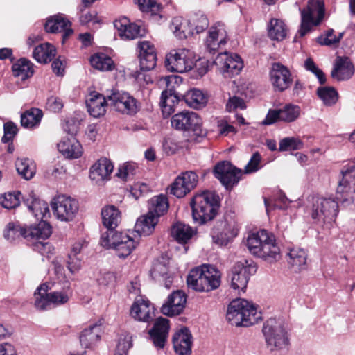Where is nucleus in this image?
<instances>
[{
    "label": "nucleus",
    "instance_id": "nucleus-4",
    "mask_svg": "<svg viewBox=\"0 0 355 355\" xmlns=\"http://www.w3.org/2000/svg\"><path fill=\"white\" fill-rule=\"evenodd\" d=\"M190 204L193 220L202 225L214 218L218 206V196L212 191H204L197 193Z\"/></svg>",
    "mask_w": 355,
    "mask_h": 355
},
{
    "label": "nucleus",
    "instance_id": "nucleus-46",
    "mask_svg": "<svg viewBox=\"0 0 355 355\" xmlns=\"http://www.w3.org/2000/svg\"><path fill=\"white\" fill-rule=\"evenodd\" d=\"M89 62L92 67L101 71H112L114 68L112 59L105 53H96L93 55Z\"/></svg>",
    "mask_w": 355,
    "mask_h": 355
},
{
    "label": "nucleus",
    "instance_id": "nucleus-7",
    "mask_svg": "<svg viewBox=\"0 0 355 355\" xmlns=\"http://www.w3.org/2000/svg\"><path fill=\"white\" fill-rule=\"evenodd\" d=\"M263 334L270 351L281 350L288 345V338L284 322L270 318L263 325Z\"/></svg>",
    "mask_w": 355,
    "mask_h": 355
},
{
    "label": "nucleus",
    "instance_id": "nucleus-16",
    "mask_svg": "<svg viewBox=\"0 0 355 355\" xmlns=\"http://www.w3.org/2000/svg\"><path fill=\"white\" fill-rule=\"evenodd\" d=\"M171 125L179 130H191L198 134L201 132L202 119L193 112L183 111L175 114L171 118Z\"/></svg>",
    "mask_w": 355,
    "mask_h": 355
},
{
    "label": "nucleus",
    "instance_id": "nucleus-57",
    "mask_svg": "<svg viewBox=\"0 0 355 355\" xmlns=\"http://www.w3.org/2000/svg\"><path fill=\"white\" fill-rule=\"evenodd\" d=\"M21 193L19 191L7 192L0 196V204L6 209L17 207L20 204Z\"/></svg>",
    "mask_w": 355,
    "mask_h": 355
},
{
    "label": "nucleus",
    "instance_id": "nucleus-54",
    "mask_svg": "<svg viewBox=\"0 0 355 355\" xmlns=\"http://www.w3.org/2000/svg\"><path fill=\"white\" fill-rule=\"evenodd\" d=\"M317 94L319 98L327 106L334 105L338 98L336 89L330 87H320L317 89Z\"/></svg>",
    "mask_w": 355,
    "mask_h": 355
},
{
    "label": "nucleus",
    "instance_id": "nucleus-29",
    "mask_svg": "<svg viewBox=\"0 0 355 355\" xmlns=\"http://www.w3.org/2000/svg\"><path fill=\"white\" fill-rule=\"evenodd\" d=\"M58 149L64 157L69 159H78L83 155L81 144L72 136L63 138L58 144Z\"/></svg>",
    "mask_w": 355,
    "mask_h": 355
},
{
    "label": "nucleus",
    "instance_id": "nucleus-22",
    "mask_svg": "<svg viewBox=\"0 0 355 355\" xmlns=\"http://www.w3.org/2000/svg\"><path fill=\"white\" fill-rule=\"evenodd\" d=\"M24 228V238L31 243V245L33 242L46 239L52 233L51 225L44 219L38 223L32 224Z\"/></svg>",
    "mask_w": 355,
    "mask_h": 355
},
{
    "label": "nucleus",
    "instance_id": "nucleus-26",
    "mask_svg": "<svg viewBox=\"0 0 355 355\" xmlns=\"http://www.w3.org/2000/svg\"><path fill=\"white\" fill-rule=\"evenodd\" d=\"M169 320L166 318H157L153 327L149 331L150 338L157 348H163L169 331Z\"/></svg>",
    "mask_w": 355,
    "mask_h": 355
},
{
    "label": "nucleus",
    "instance_id": "nucleus-17",
    "mask_svg": "<svg viewBox=\"0 0 355 355\" xmlns=\"http://www.w3.org/2000/svg\"><path fill=\"white\" fill-rule=\"evenodd\" d=\"M214 173L222 184L229 189L238 183L242 172L233 166L229 162L223 161L216 165Z\"/></svg>",
    "mask_w": 355,
    "mask_h": 355
},
{
    "label": "nucleus",
    "instance_id": "nucleus-47",
    "mask_svg": "<svg viewBox=\"0 0 355 355\" xmlns=\"http://www.w3.org/2000/svg\"><path fill=\"white\" fill-rule=\"evenodd\" d=\"M268 35L273 40L281 41L284 40L287 33L284 22L278 19H272L268 25Z\"/></svg>",
    "mask_w": 355,
    "mask_h": 355
},
{
    "label": "nucleus",
    "instance_id": "nucleus-40",
    "mask_svg": "<svg viewBox=\"0 0 355 355\" xmlns=\"http://www.w3.org/2000/svg\"><path fill=\"white\" fill-rule=\"evenodd\" d=\"M159 220L150 213L141 216L136 222L135 228V231L143 236H148L151 234L157 224Z\"/></svg>",
    "mask_w": 355,
    "mask_h": 355
},
{
    "label": "nucleus",
    "instance_id": "nucleus-28",
    "mask_svg": "<svg viewBox=\"0 0 355 355\" xmlns=\"http://www.w3.org/2000/svg\"><path fill=\"white\" fill-rule=\"evenodd\" d=\"M173 347L179 355H189L191 352L192 336L189 330L183 327L177 331L173 337Z\"/></svg>",
    "mask_w": 355,
    "mask_h": 355
},
{
    "label": "nucleus",
    "instance_id": "nucleus-20",
    "mask_svg": "<svg viewBox=\"0 0 355 355\" xmlns=\"http://www.w3.org/2000/svg\"><path fill=\"white\" fill-rule=\"evenodd\" d=\"M130 315L135 320L149 322L155 317V309L147 298L140 296L132 304Z\"/></svg>",
    "mask_w": 355,
    "mask_h": 355
},
{
    "label": "nucleus",
    "instance_id": "nucleus-44",
    "mask_svg": "<svg viewBox=\"0 0 355 355\" xmlns=\"http://www.w3.org/2000/svg\"><path fill=\"white\" fill-rule=\"evenodd\" d=\"M186 103L194 109L204 107L207 103V97L201 90L191 89L184 96Z\"/></svg>",
    "mask_w": 355,
    "mask_h": 355
},
{
    "label": "nucleus",
    "instance_id": "nucleus-10",
    "mask_svg": "<svg viewBox=\"0 0 355 355\" xmlns=\"http://www.w3.org/2000/svg\"><path fill=\"white\" fill-rule=\"evenodd\" d=\"M257 267L252 260H243L237 262L232 268L229 275L230 287L244 293L247 288L250 276L254 275Z\"/></svg>",
    "mask_w": 355,
    "mask_h": 355
},
{
    "label": "nucleus",
    "instance_id": "nucleus-25",
    "mask_svg": "<svg viewBox=\"0 0 355 355\" xmlns=\"http://www.w3.org/2000/svg\"><path fill=\"white\" fill-rule=\"evenodd\" d=\"M114 26L121 39L123 40H134L142 36L139 25L131 23L127 17H121L114 22Z\"/></svg>",
    "mask_w": 355,
    "mask_h": 355
},
{
    "label": "nucleus",
    "instance_id": "nucleus-14",
    "mask_svg": "<svg viewBox=\"0 0 355 355\" xmlns=\"http://www.w3.org/2000/svg\"><path fill=\"white\" fill-rule=\"evenodd\" d=\"M239 233L236 223L226 220L216 221L212 227L210 235L214 243L220 246L227 245Z\"/></svg>",
    "mask_w": 355,
    "mask_h": 355
},
{
    "label": "nucleus",
    "instance_id": "nucleus-8",
    "mask_svg": "<svg viewBox=\"0 0 355 355\" xmlns=\"http://www.w3.org/2000/svg\"><path fill=\"white\" fill-rule=\"evenodd\" d=\"M197 60L198 55L193 51L180 48L166 55L165 64L168 71L182 73L193 69Z\"/></svg>",
    "mask_w": 355,
    "mask_h": 355
},
{
    "label": "nucleus",
    "instance_id": "nucleus-12",
    "mask_svg": "<svg viewBox=\"0 0 355 355\" xmlns=\"http://www.w3.org/2000/svg\"><path fill=\"white\" fill-rule=\"evenodd\" d=\"M51 207L54 216L61 221H71L79 209L78 200L69 196L60 194L55 196Z\"/></svg>",
    "mask_w": 355,
    "mask_h": 355
},
{
    "label": "nucleus",
    "instance_id": "nucleus-39",
    "mask_svg": "<svg viewBox=\"0 0 355 355\" xmlns=\"http://www.w3.org/2000/svg\"><path fill=\"white\" fill-rule=\"evenodd\" d=\"M101 217L103 225L107 230H114L121 221V213L113 206H106L102 209Z\"/></svg>",
    "mask_w": 355,
    "mask_h": 355
},
{
    "label": "nucleus",
    "instance_id": "nucleus-31",
    "mask_svg": "<svg viewBox=\"0 0 355 355\" xmlns=\"http://www.w3.org/2000/svg\"><path fill=\"white\" fill-rule=\"evenodd\" d=\"M106 98L103 94L94 92L91 93L86 101L87 110L90 115L94 118L103 116L109 105Z\"/></svg>",
    "mask_w": 355,
    "mask_h": 355
},
{
    "label": "nucleus",
    "instance_id": "nucleus-1",
    "mask_svg": "<svg viewBox=\"0 0 355 355\" xmlns=\"http://www.w3.org/2000/svg\"><path fill=\"white\" fill-rule=\"evenodd\" d=\"M247 247L252 254L270 263L277 261L281 257L280 249L276 244L275 236L266 230L249 234Z\"/></svg>",
    "mask_w": 355,
    "mask_h": 355
},
{
    "label": "nucleus",
    "instance_id": "nucleus-24",
    "mask_svg": "<svg viewBox=\"0 0 355 355\" xmlns=\"http://www.w3.org/2000/svg\"><path fill=\"white\" fill-rule=\"evenodd\" d=\"M270 80L276 89L282 92L287 89L291 83L289 70L280 63H274L270 70Z\"/></svg>",
    "mask_w": 355,
    "mask_h": 355
},
{
    "label": "nucleus",
    "instance_id": "nucleus-42",
    "mask_svg": "<svg viewBox=\"0 0 355 355\" xmlns=\"http://www.w3.org/2000/svg\"><path fill=\"white\" fill-rule=\"evenodd\" d=\"M55 54V48L48 42L38 45L33 51V58L37 62L44 64L50 62Z\"/></svg>",
    "mask_w": 355,
    "mask_h": 355
},
{
    "label": "nucleus",
    "instance_id": "nucleus-32",
    "mask_svg": "<svg viewBox=\"0 0 355 355\" xmlns=\"http://www.w3.org/2000/svg\"><path fill=\"white\" fill-rule=\"evenodd\" d=\"M44 27L46 32L53 33L63 32V40L67 39L73 33L70 21L62 15H55L49 18L45 23Z\"/></svg>",
    "mask_w": 355,
    "mask_h": 355
},
{
    "label": "nucleus",
    "instance_id": "nucleus-60",
    "mask_svg": "<svg viewBox=\"0 0 355 355\" xmlns=\"http://www.w3.org/2000/svg\"><path fill=\"white\" fill-rule=\"evenodd\" d=\"M137 168V165L135 163L125 162L119 166L116 176L123 181H128L134 176Z\"/></svg>",
    "mask_w": 355,
    "mask_h": 355
},
{
    "label": "nucleus",
    "instance_id": "nucleus-41",
    "mask_svg": "<svg viewBox=\"0 0 355 355\" xmlns=\"http://www.w3.org/2000/svg\"><path fill=\"white\" fill-rule=\"evenodd\" d=\"M168 209V202L166 196H155L148 200V213L156 216L159 220V217L166 213Z\"/></svg>",
    "mask_w": 355,
    "mask_h": 355
},
{
    "label": "nucleus",
    "instance_id": "nucleus-52",
    "mask_svg": "<svg viewBox=\"0 0 355 355\" xmlns=\"http://www.w3.org/2000/svg\"><path fill=\"white\" fill-rule=\"evenodd\" d=\"M187 141L179 139L176 137H168L164 139L162 147L167 155H173L180 149L187 148Z\"/></svg>",
    "mask_w": 355,
    "mask_h": 355
},
{
    "label": "nucleus",
    "instance_id": "nucleus-13",
    "mask_svg": "<svg viewBox=\"0 0 355 355\" xmlns=\"http://www.w3.org/2000/svg\"><path fill=\"white\" fill-rule=\"evenodd\" d=\"M111 107L118 112L127 115H135L140 110V103L129 93L114 91L107 96Z\"/></svg>",
    "mask_w": 355,
    "mask_h": 355
},
{
    "label": "nucleus",
    "instance_id": "nucleus-51",
    "mask_svg": "<svg viewBox=\"0 0 355 355\" xmlns=\"http://www.w3.org/2000/svg\"><path fill=\"white\" fill-rule=\"evenodd\" d=\"M15 166L18 173L26 180L31 179L35 173V166L29 159H17Z\"/></svg>",
    "mask_w": 355,
    "mask_h": 355
},
{
    "label": "nucleus",
    "instance_id": "nucleus-11",
    "mask_svg": "<svg viewBox=\"0 0 355 355\" xmlns=\"http://www.w3.org/2000/svg\"><path fill=\"white\" fill-rule=\"evenodd\" d=\"M181 78L178 76H168L159 81L160 86H165L166 89L162 92L160 105L164 117L169 116L175 111V107L179 103V98L175 93V85H178Z\"/></svg>",
    "mask_w": 355,
    "mask_h": 355
},
{
    "label": "nucleus",
    "instance_id": "nucleus-37",
    "mask_svg": "<svg viewBox=\"0 0 355 355\" xmlns=\"http://www.w3.org/2000/svg\"><path fill=\"white\" fill-rule=\"evenodd\" d=\"M52 286L49 283H44L35 291L34 305L37 310L44 311L51 309L52 304L48 291L51 289Z\"/></svg>",
    "mask_w": 355,
    "mask_h": 355
},
{
    "label": "nucleus",
    "instance_id": "nucleus-49",
    "mask_svg": "<svg viewBox=\"0 0 355 355\" xmlns=\"http://www.w3.org/2000/svg\"><path fill=\"white\" fill-rule=\"evenodd\" d=\"M12 72L15 76L25 80L33 74L32 64L29 60L21 58L12 65Z\"/></svg>",
    "mask_w": 355,
    "mask_h": 355
},
{
    "label": "nucleus",
    "instance_id": "nucleus-34",
    "mask_svg": "<svg viewBox=\"0 0 355 355\" xmlns=\"http://www.w3.org/2000/svg\"><path fill=\"white\" fill-rule=\"evenodd\" d=\"M354 72V66L349 58L338 57L336 60L334 69L331 71V76L337 80H345L349 79Z\"/></svg>",
    "mask_w": 355,
    "mask_h": 355
},
{
    "label": "nucleus",
    "instance_id": "nucleus-36",
    "mask_svg": "<svg viewBox=\"0 0 355 355\" xmlns=\"http://www.w3.org/2000/svg\"><path fill=\"white\" fill-rule=\"evenodd\" d=\"M288 263L291 269L298 272L306 268L307 254L306 251L300 248H293L287 253Z\"/></svg>",
    "mask_w": 355,
    "mask_h": 355
},
{
    "label": "nucleus",
    "instance_id": "nucleus-55",
    "mask_svg": "<svg viewBox=\"0 0 355 355\" xmlns=\"http://www.w3.org/2000/svg\"><path fill=\"white\" fill-rule=\"evenodd\" d=\"M49 295L53 305L60 306L66 304L71 297L69 283L64 285L62 291H53L49 293Z\"/></svg>",
    "mask_w": 355,
    "mask_h": 355
},
{
    "label": "nucleus",
    "instance_id": "nucleus-2",
    "mask_svg": "<svg viewBox=\"0 0 355 355\" xmlns=\"http://www.w3.org/2000/svg\"><path fill=\"white\" fill-rule=\"evenodd\" d=\"M187 283L189 288L197 292H210L220 286L221 274L215 267L202 264L189 271Z\"/></svg>",
    "mask_w": 355,
    "mask_h": 355
},
{
    "label": "nucleus",
    "instance_id": "nucleus-43",
    "mask_svg": "<svg viewBox=\"0 0 355 355\" xmlns=\"http://www.w3.org/2000/svg\"><path fill=\"white\" fill-rule=\"evenodd\" d=\"M196 231L189 225L177 223L171 229L172 236L179 243H185L195 234Z\"/></svg>",
    "mask_w": 355,
    "mask_h": 355
},
{
    "label": "nucleus",
    "instance_id": "nucleus-21",
    "mask_svg": "<svg viewBox=\"0 0 355 355\" xmlns=\"http://www.w3.org/2000/svg\"><path fill=\"white\" fill-rule=\"evenodd\" d=\"M140 69L150 71L156 66L157 55L154 45L149 41L138 42Z\"/></svg>",
    "mask_w": 355,
    "mask_h": 355
},
{
    "label": "nucleus",
    "instance_id": "nucleus-15",
    "mask_svg": "<svg viewBox=\"0 0 355 355\" xmlns=\"http://www.w3.org/2000/svg\"><path fill=\"white\" fill-rule=\"evenodd\" d=\"M215 63L220 72L226 78L239 74L243 67L239 55L227 52L218 54Z\"/></svg>",
    "mask_w": 355,
    "mask_h": 355
},
{
    "label": "nucleus",
    "instance_id": "nucleus-19",
    "mask_svg": "<svg viewBox=\"0 0 355 355\" xmlns=\"http://www.w3.org/2000/svg\"><path fill=\"white\" fill-rule=\"evenodd\" d=\"M227 33L224 24L218 22L209 28L205 46L207 51L214 54L227 43Z\"/></svg>",
    "mask_w": 355,
    "mask_h": 355
},
{
    "label": "nucleus",
    "instance_id": "nucleus-53",
    "mask_svg": "<svg viewBox=\"0 0 355 355\" xmlns=\"http://www.w3.org/2000/svg\"><path fill=\"white\" fill-rule=\"evenodd\" d=\"M280 110V121L291 123L296 121L300 116L301 108L293 104H286Z\"/></svg>",
    "mask_w": 355,
    "mask_h": 355
},
{
    "label": "nucleus",
    "instance_id": "nucleus-9",
    "mask_svg": "<svg viewBox=\"0 0 355 355\" xmlns=\"http://www.w3.org/2000/svg\"><path fill=\"white\" fill-rule=\"evenodd\" d=\"M300 12L301 24L298 34L304 37L322 21L325 12L324 2L322 0H309L306 7L300 8Z\"/></svg>",
    "mask_w": 355,
    "mask_h": 355
},
{
    "label": "nucleus",
    "instance_id": "nucleus-45",
    "mask_svg": "<svg viewBox=\"0 0 355 355\" xmlns=\"http://www.w3.org/2000/svg\"><path fill=\"white\" fill-rule=\"evenodd\" d=\"M336 198L345 206H347L355 201V186L338 184Z\"/></svg>",
    "mask_w": 355,
    "mask_h": 355
},
{
    "label": "nucleus",
    "instance_id": "nucleus-33",
    "mask_svg": "<svg viewBox=\"0 0 355 355\" xmlns=\"http://www.w3.org/2000/svg\"><path fill=\"white\" fill-rule=\"evenodd\" d=\"M114 166L106 158L100 159L90 169L89 177L96 183H101L110 178Z\"/></svg>",
    "mask_w": 355,
    "mask_h": 355
},
{
    "label": "nucleus",
    "instance_id": "nucleus-30",
    "mask_svg": "<svg viewBox=\"0 0 355 355\" xmlns=\"http://www.w3.org/2000/svg\"><path fill=\"white\" fill-rule=\"evenodd\" d=\"M24 202L37 219L43 220L50 216L47 202L36 198L33 192L24 198Z\"/></svg>",
    "mask_w": 355,
    "mask_h": 355
},
{
    "label": "nucleus",
    "instance_id": "nucleus-5",
    "mask_svg": "<svg viewBox=\"0 0 355 355\" xmlns=\"http://www.w3.org/2000/svg\"><path fill=\"white\" fill-rule=\"evenodd\" d=\"M190 204L193 220L202 225L214 218L218 206V196L212 191H204L197 193Z\"/></svg>",
    "mask_w": 355,
    "mask_h": 355
},
{
    "label": "nucleus",
    "instance_id": "nucleus-56",
    "mask_svg": "<svg viewBox=\"0 0 355 355\" xmlns=\"http://www.w3.org/2000/svg\"><path fill=\"white\" fill-rule=\"evenodd\" d=\"M343 36V33H338L336 35L334 30L329 28L324 31L320 36L318 37L316 41L320 45L333 46L338 44Z\"/></svg>",
    "mask_w": 355,
    "mask_h": 355
},
{
    "label": "nucleus",
    "instance_id": "nucleus-6",
    "mask_svg": "<svg viewBox=\"0 0 355 355\" xmlns=\"http://www.w3.org/2000/svg\"><path fill=\"white\" fill-rule=\"evenodd\" d=\"M127 232L107 230L102 233L100 244L105 248L114 249L120 258L129 256L136 248L139 241Z\"/></svg>",
    "mask_w": 355,
    "mask_h": 355
},
{
    "label": "nucleus",
    "instance_id": "nucleus-50",
    "mask_svg": "<svg viewBox=\"0 0 355 355\" xmlns=\"http://www.w3.org/2000/svg\"><path fill=\"white\" fill-rule=\"evenodd\" d=\"M42 117V110L37 108H31L21 115V125L28 128H33L40 123Z\"/></svg>",
    "mask_w": 355,
    "mask_h": 355
},
{
    "label": "nucleus",
    "instance_id": "nucleus-18",
    "mask_svg": "<svg viewBox=\"0 0 355 355\" xmlns=\"http://www.w3.org/2000/svg\"><path fill=\"white\" fill-rule=\"evenodd\" d=\"M198 181V176L195 172L183 173L171 184L170 193L178 198H182L196 187Z\"/></svg>",
    "mask_w": 355,
    "mask_h": 355
},
{
    "label": "nucleus",
    "instance_id": "nucleus-38",
    "mask_svg": "<svg viewBox=\"0 0 355 355\" xmlns=\"http://www.w3.org/2000/svg\"><path fill=\"white\" fill-rule=\"evenodd\" d=\"M171 30L180 39L193 35L190 18L186 19L179 16L173 17L171 23Z\"/></svg>",
    "mask_w": 355,
    "mask_h": 355
},
{
    "label": "nucleus",
    "instance_id": "nucleus-58",
    "mask_svg": "<svg viewBox=\"0 0 355 355\" xmlns=\"http://www.w3.org/2000/svg\"><path fill=\"white\" fill-rule=\"evenodd\" d=\"M338 184L355 186V162L343 166Z\"/></svg>",
    "mask_w": 355,
    "mask_h": 355
},
{
    "label": "nucleus",
    "instance_id": "nucleus-64",
    "mask_svg": "<svg viewBox=\"0 0 355 355\" xmlns=\"http://www.w3.org/2000/svg\"><path fill=\"white\" fill-rule=\"evenodd\" d=\"M138 5L141 11L150 12L153 15L157 14L161 9V5L156 0H138Z\"/></svg>",
    "mask_w": 355,
    "mask_h": 355
},
{
    "label": "nucleus",
    "instance_id": "nucleus-59",
    "mask_svg": "<svg viewBox=\"0 0 355 355\" xmlns=\"http://www.w3.org/2000/svg\"><path fill=\"white\" fill-rule=\"evenodd\" d=\"M319 197L313 198L312 205L310 208L309 215L314 224L325 228L324 220L323 219L322 209H320Z\"/></svg>",
    "mask_w": 355,
    "mask_h": 355
},
{
    "label": "nucleus",
    "instance_id": "nucleus-3",
    "mask_svg": "<svg viewBox=\"0 0 355 355\" xmlns=\"http://www.w3.org/2000/svg\"><path fill=\"white\" fill-rule=\"evenodd\" d=\"M227 320L236 327H249L261 320V314L252 302L245 299H236L230 302Z\"/></svg>",
    "mask_w": 355,
    "mask_h": 355
},
{
    "label": "nucleus",
    "instance_id": "nucleus-48",
    "mask_svg": "<svg viewBox=\"0 0 355 355\" xmlns=\"http://www.w3.org/2000/svg\"><path fill=\"white\" fill-rule=\"evenodd\" d=\"M189 18L193 35L203 32L209 26V19L207 15L201 11L191 14Z\"/></svg>",
    "mask_w": 355,
    "mask_h": 355
},
{
    "label": "nucleus",
    "instance_id": "nucleus-35",
    "mask_svg": "<svg viewBox=\"0 0 355 355\" xmlns=\"http://www.w3.org/2000/svg\"><path fill=\"white\" fill-rule=\"evenodd\" d=\"M102 324L101 320H99L82 331L80 336L82 347L90 348L99 340L102 332Z\"/></svg>",
    "mask_w": 355,
    "mask_h": 355
},
{
    "label": "nucleus",
    "instance_id": "nucleus-61",
    "mask_svg": "<svg viewBox=\"0 0 355 355\" xmlns=\"http://www.w3.org/2000/svg\"><path fill=\"white\" fill-rule=\"evenodd\" d=\"M303 147V142L297 137H285L280 140V151L295 150Z\"/></svg>",
    "mask_w": 355,
    "mask_h": 355
},
{
    "label": "nucleus",
    "instance_id": "nucleus-27",
    "mask_svg": "<svg viewBox=\"0 0 355 355\" xmlns=\"http://www.w3.org/2000/svg\"><path fill=\"white\" fill-rule=\"evenodd\" d=\"M320 209H322L326 229L333 227L339 213L338 202L330 198L319 197Z\"/></svg>",
    "mask_w": 355,
    "mask_h": 355
},
{
    "label": "nucleus",
    "instance_id": "nucleus-63",
    "mask_svg": "<svg viewBox=\"0 0 355 355\" xmlns=\"http://www.w3.org/2000/svg\"><path fill=\"white\" fill-rule=\"evenodd\" d=\"M131 347V336L129 334L121 335L119 340L115 355H127L128 351Z\"/></svg>",
    "mask_w": 355,
    "mask_h": 355
},
{
    "label": "nucleus",
    "instance_id": "nucleus-62",
    "mask_svg": "<svg viewBox=\"0 0 355 355\" xmlns=\"http://www.w3.org/2000/svg\"><path fill=\"white\" fill-rule=\"evenodd\" d=\"M24 228L14 223H9L4 230V237L10 242H12L20 236L24 237Z\"/></svg>",
    "mask_w": 355,
    "mask_h": 355
},
{
    "label": "nucleus",
    "instance_id": "nucleus-23",
    "mask_svg": "<svg viewBox=\"0 0 355 355\" xmlns=\"http://www.w3.org/2000/svg\"><path fill=\"white\" fill-rule=\"evenodd\" d=\"M187 301V297L181 291H176L171 294L167 301L161 308L162 313L168 316L179 315L182 312Z\"/></svg>",
    "mask_w": 355,
    "mask_h": 355
}]
</instances>
